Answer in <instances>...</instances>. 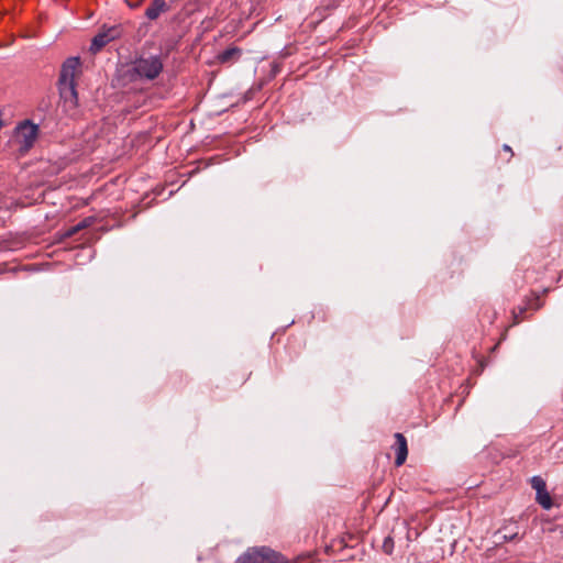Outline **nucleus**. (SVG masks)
Wrapping results in <instances>:
<instances>
[{
  "label": "nucleus",
  "instance_id": "nucleus-1",
  "mask_svg": "<svg viewBox=\"0 0 563 563\" xmlns=\"http://www.w3.org/2000/svg\"><path fill=\"white\" fill-rule=\"evenodd\" d=\"M81 74V62L77 56L68 57L60 67L57 89L59 103L63 106H77L78 95L76 78Z\"/></svg>",
  "mask_w": 563,
  "mask_h": 563
},
{
  "label": "nucleus",
  "instance_id": "nucleus-2",
  "mask_svg": "<svg viewBox=\"0 0 563 563\" xmlns=\"http://www.w3.org/2000/svg\"><path fill=\"white\" fill-rule=\"evenodd\" d=\"M163 67V60L159 55L141 56L132 63L129 73L132 79L153 80L159 76Z\"/></svg>",
  "mask_w": 563,
  "mask_h": 563
},
{
  "label": "nucleus",
  "instance_id": "nucleus-3",
  "mask_svg": "<svg viewBox=\"0 0 563 563\" xmlns=\"http://www.w3.org/2000/svg\"><path fill=\"white\" fill-rule=\"evenodd\" d=\"M235 563H289V561L268 547H254L247 549Z\"/></svg>",
  "mask_w": 563,
  "mask_h": 563
},
{
  "label": "nucleus",
  "instance_id": "nucleus-4",
  "mask_svg": "<svg viewBox=\"0 0 563 563\" xmlns=\"http://www.w3.org/2000/svg\"><path fill=\"white\" fill-rule=\"evenodd\" d=\"M38 134V128L30 120L21 122L15 130V141L20 144V151L25 153L33 147Z\"/></svg>",
  "mask_w": 563,
  "mask_h": 563
},
{
  "label": "nucleus",
  "instance_id": "nucleus-5",
  "mask_svg": "<svg viewBox=\"0 0 563 563\" xmlns=\"http://www.w3.org/2000/svg\"><path fill=\"white\" fill-rule=\"evenodd\" d=\"M122 34L120 24L102 25L91 40L90 52H100L108 43L119 38Z\"/></svg>",
  "mask_w": 563,
  "mask_h": 563
},
{
  "label": "nucleus",
  "instance_id": "nucleus-6",
  "mask_svg": "<svg viewBox=\"0 0 563 563\" xmlns=\"http://www.w3.org/2000/svg\"><path fill=\"white\" fill-rule=\"evenodd\" d=\"M395 445L397 453L395 464L400 466L406 462L408 455L407 440L402 433H395Z\"/></svg>",
  "mask_w": 563,
  "mask_h": 563
},
{
  "label": "nucleus",
  "instance_id": "nucleus-7",
  "mask_svg": "<svg viewBox=\"0 0 563 563\" xmlns=\"http://www.w3.org/2000/svg\"><path fill=\"white\" fill-rule=\"evenodd\" d=\"M167 10L168 5L165 0H153L145 10V16L148 20H156L163 12H166Z\"/></svg>",
  "mask_w": 563,
  "mask_h": 563
},
{
  "label": "nucleus",
  "instance_id": "nucleus-8",
  "mask_svg": "<svg viewBox=\"0 0 563 563\" xmlns=\"http://www.w3.org/2000/svg\"><path fill=\"white\" fill-rule=\"evenodd\" d=\"M242 55V49L233 46L224 49L223 52L218 54V62L221 64H228L232 62H236Z\"/></svg>",
  "mask_w": 563,
  "mask_h": 563
},
{
  "label": "nucleus",
  "instance_id": "nucleus-9",
  "mask_svg": "<svg viewBox=\"0 0 563 563\" xmlns=\"http://www.w3.org/2000/svg\"><path fill=\"white\" fill-rule=\"evenodd\" d=\"M539 505H541L544 509H550L553 505L552 498L550 494L547 492V488L541 493H537L536 497Z\"/></svg>",
  "mask_w": 563,
  "mask_h": 563
},
{
  "label": "nucleus",
  "instance_id": "nucleus-10",
  "mask_svg": "<svg viewBox=\"0 0 563 563\" xmlns=\"http://www.w3.org/2000/svg\"><path fill=\"white\" fill-rule=\"evenodd\" d=\"M528 310L526 306H519L512 310V323L511 325L519 324L522 320L526 319L525 313Z\"/></svg>",
  "mask_w": 563,
  "mask_h": 563
},
{
  "label": "nucleus",
  "instance_id": "nucleus-11",
  "mask_svg": "<svg viewBox=\"0 0 563 563\" xmlns=\"http://www.w3.org/2000/svg\"><path fill=\"white\" fill-rule=\"evenodd\" d=\"M544 306V301H542L537 292L532 294V298L527 300L526 307L528 309H532L534 311L540 310Z\"/></svg>",
  "mask_w": 563,
  "mask_h": 563
},
{
  "label": "nucleus",
  "instance_id": "nucleus-12",
  "mask_svg": "<svg viewBox=\"0 0 563 563\" xmlns=\"http://www.w3.org/2000/svg\"><path fill=\"white\" fill-rule=\"evenodd\" d=\"M530 483H531V487L536 490V493H541L542 490H544L547 488V484H545L544 479L540 476H533L530 479Z\"/></svg>",
  "mask_w": 563,
  "mask_h": 563
},
{
  "label": "nucleus",
  "instance_id": "nucleus-13",
  "mask_svg": "<svg viewBox=\"0 0 563 563\" xmlns=\"http://www.w3.org/2000/svg\"><path fill=\"white\" fill-rule=\"evenodd\" d=\"M383 551L386 553V554H391L393 553V550H394V540L391 537H386L384 542H383V547H382Z\"/></svg>",
  "mask_w": 563,
  "mask_h": 563
},
{
  "label": "nucleus",
  "instance_id": "nucleus-14",
  "mask_svg": "<svg viewBox=\"0 0 563 563\" xmlns=\"http://www.w3.org/2000/svg\"><path fill=\"white\" fill-rule=\"evenodd\" d=\"M95 223V218L93 217H87L85 219H82L78 224L80 231L86 229V228H89L90 225H92Z\"/></svg>",
  "mask_w": 563,
  "mask_h": 563
},
{
  "label": "nucleus",
  "instance_id": "nucleus-15",
  "mask_svg": "<svg viewBox=\"0 0 563 563\" xmlns=\"http://www.w3.org/2000/svg\"><path fill=\"white\" fill-rule=\"evenodd\" d=\"M79 231H80V229H79L78 224H76V225L70 227V228L66 231L65 235H66V236H68V238H70V236H74V235H75L76 233H78Z\"/></svg>",
  "mask_w": 563,
  "mask_h": 563
},
{
  "label": "nucleus",
  "instance_id": "nucleus-16",
  "mask_svg": "<svg viewBox=\"0 0 563 563\" xmlns=\"http://www.w3.org/2000/svg\"><path fill=\"white\" fill-rule=\"evenodd\" d=\"M516 537H517V532H515V533H510V534H504V536L501 537V540H503L504 542L512 541Z\"/></svg>",
  "mask_w": 563,
  "mask_h": 563
},
{
  "label": "nucleus",
  "instance_id": "nucleus-17",
  "mask_svg": "<svg viewBox=\"0 0 563 563\" xmlns=\"http://www.w3.org/2000/svg\"><path fill=\"white\" fill-rule=\"evenodd\" d=\"M503 150H504V151H506V152H508V153L510 154V156H512V155H514L512 150H511V147H510L509 145L505 144V145L503 146Z\"/></svg>",
  "mask_w": 563,
  "mask_h": 563
},
{
  "label": "nucleus",
  "instance_id": "nucleus-18",
  "mask_svg": "<svg viewBox=\"0 0 563 563\" xmlns=\"http://www.w3.org/2000/svg\"><path fill=\"white\" fill-rule=\"evenodd\" d=\"M549 291H550V288H544V289H543V291H542V294H543V295H547Z\"/></svg>",
  "mask_w": 563,
  "mask_h": 563
}]
</instances>
